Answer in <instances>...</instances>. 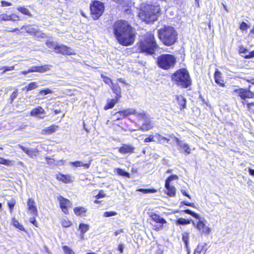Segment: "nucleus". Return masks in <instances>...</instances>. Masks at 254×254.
<instances>
[{
    "mask_svg": "<svg viewBox=\"0 0 254 254\" xmlns=\"http://www.w3.org/2000/svg\"><path fill=\"white\" fill-rule=\"evenodd\" d=\"M124 249V246L123 244H120L118 247V250L120 251L121 254L123 253V250Z\"/></svg>",
    "mask_w": 254,
    "mask_h": 254,
    "instance_id": "nucleus-61",
    "label": "nucleus"
},
{
    "mask_svg": "<svg viewBox=\"0 0 254 254\" xmlns=\"http://www.w3.org/2000/svg\"><path fill=\"white\" fill-rule=\"evenodd\" d=\"M160 11V8L159 5L142 3L140 5L138 16L142 21L149 23L157 20Z\"/></svg>",
    "mask_w": 254,
    "mask_h": 254,
    "instance_id": "nucleus-2",
    "label": "nucleus"
},
{
    "mask_svg": "<svg viewBox=\"0 0 254 254\" xmlns=\"http://www.w3.org/2000/svg\"><path fill=\"white\" fill-rule=\"evenodd\" d=\"M1 6H9L12 5V3L11 2L5 1V0H1Z\"/></svg>",
    "mask_w": 254,
    "mask_h": 254,
    "instance_id": "nucleus-53",
    "label": "nucleus"
},
{
    "mask_svg": "<svg viewBox=\"0 0 254 254\" xmlns=\"http://www.w3.org/2000/svg\"><path fill=\"white\" fill-rule=\"evenodd\" d=\"M240 28L242 30H246L248 28V25L245 22H242L240 25Z\"/></svg>",
    "mask_w": 254,
    "mask_h": 254,
    "instance_id": "nucleus-54",
    "label": "nucleus"
},
{
    "mask_svg": "<svg viewBox=\"0 0 254 254\" xmlns=\"http://www.w3.org/2000/svg\"><path fill=\"white\" fill-rule=\"evenodd\" d=\"M17 92H18V89H16L12 93V94L10 96V99L11 100V102H12L17 97Z\"/></svg>",
    "mask_w": 254,
    "mask_h": 254,
    "instance_id": "nucleus-50",
    "label": "nucleus"
},
{
    "mask_svg": "<svg viewBox=\"0 0 254 254\" xmlns=\"http://www.w3.org/2000/svg\"><path fill=\"white\" fill-rule=\"evenodd\" d=\"M154 229L156 231H160L163 229V224H159L154 225Z\"/></svg>",
    "mask_w": 254,
    "mask_h": 254,
    "instance_id": "nucleus-56",
    "label": "nucleus"
},
{
    "mask_svg": "<svg viewBox=\"0 0 254 254\" xmlns=\"http://www.w3.org/2000/svg\"><path fill=\"white\" fill-rule=\"evenodd\" d=\"M206 246V244H204L203 245H198L197 248L195 249L193 254H201V252L202 251L204 247Z\"/></svg>",
    "mask_w": 254,
    "mask_h": 254,
    "instance_id": "nucleus-42",
    "label": "nucleus"
},
{
    "mask_svg": "<svg viewBox=\"0 0 254 254\" xmlns=\"http://www.w3.org/2000/svg\"><path fill=\"white\" fill-rule=\"evenodd\" d=\"M176 63V58L171 54H163L157 59L158 66L163 69L167 70L174 67Z\"/></svg>",
    "mask_w": 254,
    "mask_h": 254,
    "instance_id": "nucleus-6",
    "label": "nucleus"
},
{
    "mask_svg": "<svg viewBox=\"0 0 254 254\" xmlns=\"http://www.w3.org/2000/svg\"><path fill=\"white\" fill-rule=\"evenodd\" d=\"M0 164L5 165H9L11 164V161L3 158L0 157Z\"/></svg>",
    "mask_w": 254,
    "mask_h": 254,
    "instance_id": "nucleus-48",
    "label": "nucleus"
},
{
    "mask_svg": "<svg viewBox=\"0 0 254 254\" xmlns=\"http://www.w3.org/2000/svg\"><path fill=\"white\" fill-rule=\"evenodd\" d=\"M150 216L152 220L157 223L161 224L167 223L166 221L164 218L156 213H152L151 214Z\"/></svg>",
    "mask_w": 254,
    "mask_h": 254,
    "instance_id": "nucleus-18",
    "label": "nucleus"
},
{
    "mask_svg": "<svg viewBox=\"0 0 254 254\" xmlns=\"http://www.w3.org/2000/svg\"><path fill=\"white\" fill-rule=\"evenodd\" d=\"M137 116L141 119H143L145 117V114L144 113H141L137 114Z\"/></svg>",
    "mask_w": 254,
    "mask_h": 254,
    "instance_id": "nucleus-64",
    "label": "nucleus"
},
{
    "mask_svg": "<svg viewBox=\"0 0 254 254\" xmlns=\"http://www.w3.org/2000/svg\"><path fill=\"white\" fill-rule=\"evenodd\" d=\"M25 29L27 33L32 35L36 34L38 32V29L35 28L31 26H26Z\"/></svg>",
    "mask_w": 254,
    "mask_h": 254,
    "instance_id": "nucleus-34",
    "label": "nucleus"
},
{
    "mask_svg": "<svg viewBox=\"0 0 254 254\" xmlns=\"http://www.w3.org/2000/svg\"><path fill=\"white\" fill-rule=\"evenodd\" d=\"M16 19H13L12 16L7 15L6 13H2L0 14V22L1 21H16Z\"/></svg>",
    "mask_w": 254,
    "mask_h": 254,
    "instance_id": "nucleus-29",
    "label": "nucleus"
},
{
    "mask_svg": "<svg viewBox=\"0 0 254 254\" xmlns=\"http://www.w3.org/2000/svg\"><path fill=\"white\" fill-rule=\"evenodd\" d=\"M33 217L30 218V222L34 224L35 226H37V222L36 221V219L34 217L35 216H33Z\"/></svg>",
    "mask_w": 254,
    "mask_h": 254,
    "instance_id": "nucleus-60",
    "label": "nucleus"
},
{
    "mask_svg": "<svg viewBox=\"0 0 254 254\" xmlns=\"http://www.w3.org/2000/svg\"><path fill=\"white\" fill-rule=\"evenodd\" d=\"M173 138L177 145H178L181 149L184 150V152L188 154L190 153L191 149L188 143L185 142L184 141L180 140L176 136H174Z\"/></svg>",
    "mask_w": 254,
    "mask_h": 254,
    "instance_id": "nucleus-13",
    "label": "nucleus"
},
{
    "mask_svg": "<svg viewBox=\"0 0 254 254\" xmlns=\"http://www.w3.org/2000/svg\"><path fill=\"white\" fill-rule=\"evenodd\" d=\"M50 70V68L47 65L38 66V72H44Z\"/></svg>",
    "mask_w": 254,
    "mask_h": 254,
    "instance_id": "nucleus-39",
    "label": "nucleus"
},
{
    "mask_svg": "<svg viewBox=\"0 0 254 254\" xmlns=\"http://www.w3.org/2000/svg\"><path fill=\"white\" fill-rule=\"evenodd\" d=\"M89 229V225L84 223H80L79 225L78 230L80 231V238L83 239L84 234L86 233Z\"/></svg>",
    "mask_w": 254,
    "mask_h": 254,
    "instance_id": "nucleus-21",
    "label": "nucleus"
},
{
    "mask_svg": "<svg viewBox=\"0 0 254 254\" xmlns=\"http://www.w3.org/2000/svg\"><path fill=\"white\" fill-rule=\"evenodd\" d=\"M178 104L181 109H185L186 107V100L182 96H177V97Z\"/></svg>",
    "mask_w": 254,
    "mask_h": 254,
    "instance_id": "nucleus-28",
    "label": "nucleus"
},
{
    "mask_svg": "<svg viewBox=\"0 0 254 254\" xmlns=\"http://www.w3.org/2000/svg\"><path fill=\"white\" fill-rule=\"evenodd\" d=\"M46 44L48 48H53L55 51V47H56L57 45H58L57 44L55 43L54 42L51 41H47L46 42Z\"/></svg>",
    "mask_w": 254,
    "mask_h": 254,
    "instance_id": "nucleus-47",
    "label": "nucleus"
},
{
    "mask_svg": "<svg viewBox=\"0 0 254 254\" xmlns=\"http://www.w3.org/2000/svg\"><path fill=\"white\" fill-rule=\"evenodd\" d=\"M155 137V135L153 136L152 135H150L148 137L146 138L144 140L145 142H149L151 141H154L155 140L154 138Z\"/></svg>",
    "mask_w": 254,
    "mask_h": 254,
    "instance_id": "nucleus-52",
    "label": "nucleus"
},
{
    "mask_svg": "<svg viewBox=\"0 0 254 254\" xmlns=\"http://www.w3.org/2000/svg\"><path fill=\"white\" fill-rule=\"evenodd\" d=\"M29 70L30 72H38V66H33Z\"/></svg>",
    "mask_w": 254,
    "mask_h": 254,
    "instance_id": "nucleus-59",
    "label": "nucleus"
},
{
    "mask_svg": "<svg viewBox=\"0 0 254 254\" xmlns=\"http://www.w3.org/2000/svg\"><path fill=\"white\" fill-rule=\"evenodd\" d=\"M1 69H5V71H11L14 69V66H4Z\"/></svg>",
    "mask_w": 254,
    "mask_h": 254,
    "instance_id": "nucleus-57",
    "label": "nucleus"
},
{
    "mask_svg": "<svg viewBox=\"0 0 254 254\" xmlns=\"http://www.w3.org/2000/svg\"><path fill=\"white\" fill-rule=\"evenodd\" d=\"M245 80H246L247 82L251 83L252 84H254V78H245Z\"/></svg>",
    "mask_w": 254,
    "mask_h": 254,
    "instance_id": "nucleus-62",
    "label": "nucleus"
},
{
    "mask_svg": "<svg viewBox=\"0 0 254 254\" xmlns=\"http://www.w3.org/2000/svg\"><path fill=\"white\" fill-rule=\"evenodd\" d=\"M57 199L59 202L60 207L63 212L65 214H67L68 208L70 207L71 205L70 201L68 199L64 198L61 195L58 196Z\"/></svg>",
    "mask_w": 254,
    "mask_h": 254,
    "instance_id": "nucleus-10",
    "label": "nucleus"
},
{
    "mask_svg": "<svg viewBox=\"0 0 254 254\" xmlns=\"http://www.w3.org/2000/svg\"><path fill=\"white\" fill-rule=\"evenodd\" d=\"M158 37L164 44L170 46L176 42L177 33L174 27L164 26L158 31Z\"/></svg>",
    "mask_w": 254,
    "mask_h": 254,
    "instance_id": "nucleus-3",
    "label": "nucleus"
},
{
    "mask_svg": "<svg viewBox=\"0 0 254 254\" xmlns=\"http://www.w3.org/2000/svg\"><path fill=\"white\" fill-rule=\"evenodd\" d=\"M116 172L120 176L130 178V174L122 169L117 168L116 169Z\"/></svg>",
    "mask_w": 254,
    "mask_h": 254,
    "instance_id": "nucleus-31",
    "label": "nucleus"
},
{
    "mask_svg": "<svg viewBox=\"0 0 254 254\" xmlns=\"http://www.w3.org/2000/svg\"><path fill=\"white\" fill-rule=\"evenodd\" d=\"M130 114H136V110L134 109H127L125 111H119L116 113L117 119H120Z\"/></svg>",
    "mask_w": 254,
    "mask_h": 254,
    "instance_id": "nucleus-14",
    "label": "nucleus"
},
{
    "mask_svg": "<svg viewBox=\"0 0 254 254\" xmlns=\"http://www.w3.org/2000/svg\"><path fill=\"white\" fill-rule=\"evenodd\" d=\"M91 162V160L89 161L88 163H83L82 162L76 161L74 162H70L69 164L73 167H84L85 168L88 169L90 167Z\"/></svg>",
    "mask_w": 254,
    "mask_h": 254,
    "instance_id": "nucleus-20",
    "label": "nucleus"
},
{
    "mask_svg": "<svg viewBox=\"0 0 254 254\" xmlns=\"http://www.w3.org/2000/svg\"><path fill=\"white\" fill-rule=\"evenodd\" d=\"M119 98H120L118 97H116L115 99H108L107 101V103L106 105L104 107V109L105 110H107L109 109L113 108L114 107L115 105L117 103H118Z\"/></svg>",
    "mask_w": 254,
    "mask_h": 254,
    "instance_id": "nucleus-22",
    "label": "nucleus"
},
{
    "mask_svg": "<svg viewBox=\"0 0 254 254\" xmlns=\"http://www.w3.org/2000/svg\"><path fill=\"white\" fill-rule=\"evenodd\" d=\"M63 249L65 254H74V252L67 246H64Z\"/></svg>",
    "mask_w": 254,
    "mask_h": 254,
    "instance_id": "nucleus-46",
    "label": "nucleus"
},
{
    "mask_svg": "<svg viewBox=\"0 0 254 254\" xmlns=\"http://www.w3.org/2000/svg\"><path fill=\"white\" fill-rule=\"evenodd\" d=\"M250 87L251 86H249L248 89H236L234 90V92L238 94L243 100H245L247 98H253L254 93L250 90Z\"/></svg>",
    "mask_w": 254,
    "mask_h": 254,
    "instance_id": "nucleus-9",
    "label": "nucleus"
},
{
    "mask_svg": "<svg viewBox=\"0 0 254 254\" xmlns=\"http://www.w3.org/2000/svg\"><path fill=\"white\" fill-rule=\"evenodd\" d=\"M12 225L16 228L19 229L20 230H24V228L23 226L19 223L18 221L16 220L15 218L12 219L11 222Z\"/></svg>",
    "mask_w": 254,
    "mask_h": 254,
    "instance_id": "nucleus-33",
    "label": "nucleus"
},
{
    "mask_svg": "<svg viewBox=\"0 0 254 254\" xmlns=\"http://www.w3.org/2000/svg\"><path fill=\"white\" fill-rule=\"evenodd\" d=\"M104 10V4L100 1H95L90 5L91 14L94 20L98 19L101 16Z\"/></svg>",
    "mask_w": 254,
    "mask_h": 254,
    "instance_id": "nucleus-8",
    "label": "nucleus"
},
{
    "mask_svg": "<svg viewBox=\"0 0 254 254\" xmlns=\"http://www.w3.org/2000/svg\"><path fill=\"white\" fill-rule=\"evenodd\" d=\"M153 127L151 122L146 120L144 124L140 127V129L142 131H147Z\"/></svg>",
    "mask_w": 254,
    "mask_h": 254,
    "instance_id": "nucleus-27",
    "label": "nucleus"
},
{
    "mask_svg": "<svg viewBox=\"0 0 254 254\" xmlns=\"http://www.w3.org/2000/svg\"><path fill=\"white\" fill-rule=\"evenodd\" d=\"M104 81L108 85H110L111 84V85H112V83H113L112 80L107 77H105L104 78Z\"/></svg>",
    "mask_w": 254,
    "mask_h": 254,
    "instance_id": "nucleus-58",
    "label": "nucleus"
},
{
    "mask_svg": "<svg viewBox=\"0 0 254 254\" xmlns=\"http://www.w3.org/2000/svg\"><path fill=\"white\" fill-rule=\"evenodd\" d=\"M55 52L63 55H71L74 54L73 50L67 46L61 44L57 45L55 47Z\"/></svg>",
    "mask_w": 254,
    "mask_h": 254,
    "instance_id": "nucleus-11",
    "label": "nucleus"
},
{
    "mask_svg": "<svg viewBox=\"0 0 254 254\" xmlns=\"http://www.w3.org/2000/svg\"><path fill=\"white\" fill-rule=\"evenodd\" d=\"M57 179L64 183H69L72 182V177L70 175H65L62 174H58L57 175Z\"/></svg>",
    "mask_w": 254,
    "mask_h": 254,
    "instance_id": "nucleus-19",
    "label": "nucleus"
},
{
    "mask_svg": "<svg viewBox=\"0 0 254 254\" xmlns=\"http://www.w3.org/2000/svg\"><path fill=\"white\" fill-rule=\"evenodd\" d=\"M59 128V126L56 125H52L50 127L43 129L41 134L44 135L51 134L56 131Z\"/></svg>",
    "mask_w": 254,
    "mask_h": 254,
    "instance_id": "nucleus-16",
    "label": "nucleus"
},
{
    "mask_svg": "<svg viewBox=\"0 0 254 254\" xmlns=\"http://www.w3.org/2000/svg\"><path fill=\"white\" fill-rule=\"evenodd\" d=\"M44 113V109L42 108L41 107H38L37 108H34L31 110L30 112V115L32 116H36Z\"/></svg>",
    "mask_w": 254,
    "mask_h": 254,
    "instance_id": "nucleus-26",
    "label": "nucleus"
},
{
    "mask_svg": "<svg viewBox=\"0 0 254 254\" xmlns=\"http://www.w3.org/2000/svg\"><path fill=\"white\" fill-rule=\"evenodd\" d=\"M137 190L144 193H153L156 192V190L151 189H140Z\"/></svg>",
    "mask_w": 254,
    "mask_h": 254,
    "instance_id": "nucleus-38",
    "label": "nucleus"
},
{
    "mask_svg": "<svg viewBox=\"0 0 254 254\" xmlns=\"http://www.w3.org/2000/svg\"><path fill=\"white\" fill-rule=\"evenodd\" d=\"M189 239V233L187 232H184V233H183L182 240L183 242L185 243L186 247H187L188 245Z\"/></svg>",
    "mask_w": 254,
    "mask_h": 254,
    "instance_id": "nucleus-40",
    "label": "nucleus"
},
{
    "mask_svg": "<svg viewBox=\"0 0 254 254\" xmlns=\"http://www.w3.org/2000/svg\"><path fill=\"white\" fill-rule=\"evenodd\" d=\"M53 93V91L50 89H43V90H41L39 92V95H47V94H51V93Z\"/></svg>",
    "mask_w": 254,
    "mask_h": 254,
    "instance_id": "nucleus-45",
    "label": "nucleus"
},
{
    "mask_svg": "<svg viewBox=\"0 0 254 254\" xmlns=\"http://www.w3.org/2000/svg\"><path fill=\"white\" fill-rule=\"evenodd\" d=\"M18 146L19 147L22 149L25 153H27L28 149L26 148L25 147L22 146V145H18Z\"/></svg>",
    "mask_w": 254,
    "mask_h": 254,
    "instance_id": "nucleus-63",
    "label": "nucleus"
},
{
    "mask_svg": "<svg viewBox=\"0 0 254 254\" xmlns=\"http://www.w3.org/2000/svg\"><path fill=\"white\" fill-rule=\"evenodd\" d=\"M178 179V176L176 175H172L169 176L165 181V184H167V185L170 184V182L173 180H176Z\"/></svg>",
    "mask_w": 254,
    "mask_h": 254,
    "instance_id": "nucleus-43",
    "label": "nucleus"
},
{
    "mask_svg": "<svg viewBox=\"0 0 254 254\" xmlns=\"http://www.w3.org/2000/svg\"><path fill=\"white\" fill-rule=\"evenodd\" d=\"M165 187L166 189V193L168 195L170 196H175L176 190L174 187L171 186L170 184L167 185V184H165Z\"/></svg>",
    "mask_w": 254,
    "mask_h": 254,
    "instance_id": "nucleus-25",
    "label": "nucleus"
},
{
    "mask_svg": "<svg viewBox=\"0 0 254 254\" xmlns=\"http://www.w3.org/2000/svg\"><path fill=\"white\" fill-rule=\"evenodd\" d=\"M7 204H8V206L9 209H10V211H11L14 206L15 201L14 200H11L10 201H8L7 202Z\"/></svg>",
    "mask_w": 254,
    "mask_h": 254,
    "instance_id": "nucleus-55",
    "label": "nucleus"
},
{
    "mask_svg": "<svg viewBox=\"0 0 254 254\" xmlns=\"http://www.w3.org/2000/svg\"><path fill=\"white\" fill-rule=\"evenodd\" d=\"M172 80L183 88H187L191 85V82L188 71L186 69L177 70L172 76Z\"/></svg>",
    "mask_w": 254,
    "mask_h": 254,
    "instance_id": "nucleus-5",
    "label": "nucleus"
},
{
    "mask_svg": "<svg viewBox=\"0 0 254 254\" xmlns=\"http://www.w3.org/2000/svg\"><path fill=\"white\" fill-rule=\"evenodd\" d=\"M138 47L140 52L145 53L147 55L153 54L157 48L154 35L151 33H147L144 40L138 44Z\"/></svg>",
    "mask_w": 254,
    "mask_h": 254,
    "instance_id": "nucleus-4",
    "label": "nucleus"
},
{
    "mask_svg": "<svg viewBox=\"0 0 254 254\" xmlns=\"http://www.w3.org/2000/svg\"><path fill=\"white\" fill-rule=\"evenodd\" d=\"M190 223V221L189 219L180 218L176 221L177 225H187Z\"/></svg>",
    "mask_w": 254,
    "mask_h": 254,
    "instance_id": "nucleus-35",
    "label": "nucleus"
},
{
    "mask_svg": "<svg viewBox=\"0 0 254 254\" xmlns=\"http://www.w3.org/2000/svg\"><path fill=\"white\" fill-rule=\"evenodd\" d=\"M27 204L28 210V213L32 216H36L37 215V209L34 200L32 198H29Z\"/></svg>",
    "mask_w": 254,
    "mask_h": 254,
    "instance_id": "nucleus-12",
    "label": "nucleus"
},
{
    "mask_svg": "<svg viewBox=\"0 0 254 254\" xmlns=\"http://www.w3.org/2000/svg\"><path fill=\"white\" fill-rule=\"evenodd\" d=\"M155 137L157 139V140L160 142H161L163 141H166V142L167 143H169V141H170V139L165 137H164L163 136H162L161 135L158 134V133H156L155 135Z\"/></svg>",
    "mask_w": 254,
    "mask_h": 254,
    "instance_id": "nucleus-37",
    "label": "nucleus"
},
{
    "mask_svg": "<svg viewBox=\"0 0 254 254\" xmlns=\"http://www.w3.org/2000/svg\"><path fill=\"white\" fill-rule=\"evenodd\" d=\"M239 52L244 54L243 56L246 59H250L254 57V50L252 52H249L245 48L240 47L239 48Z\"/></svg>",
    "mask_w": 254,
    "mask_h": 254,
    "instance_id": "nucleus-17",
    "label": "nucleus"
},
{
    "mask_svg": "<svg viewBox=\"0 0 254 254\" xmlns=\"http://www.w3.org/2000/svg\"><path fill=\"white\" fill-rule=\"evenodd\" d=\"M111 88L113 92L116 95V97L119 98L121 97V88L118 83H112Z\"/></svg>",
    "mask_w": 254,
    "mask_h": 254,
    "instance_id": "nucleus-24",
    "label": "nucleus"
},
{
    "mask_svg": "<svg viewBox=\"0 0 254 254\" xmlns=\"http://www.w3.org/2000/svg\"><path fill=\"white\" fill-rule=\"evenodd\" d=\"M117 214V213L115 211H106L104 212L103 216L106 217H108L113 216H115Z\"/></svg>",
    "mask_w": 254,
    "mask_h": 254,
    "instance_id": "nucleus-49",
    "label": "nucleus"
},
{
    "mask_svg": "<svg viewBox=\"0 0 254 254\" xmlns=\"http://www.w3.org/2000/svg\"><path fill=\"white\" fill-rule=\"evenodd\" d=\"M106 196L105 193L104 192L103 190H100L98 194L96 195V197L97 199L104 197Z\"/></svg>",
    "mask_w": 254,
    "mask_h": 254,
    "instance_id": "nucleus-51",
    "label": "nucleus"
},
{
    "mask_svg": "<svg viewBox=\"0 0 254 254\" xmlns=\"http://www.w3.org/2000/svg\"><path fill=\"white\" fill-rule=\"evenodd\" d=\"M61 223L64 227L67 228L71 226L72 223L67 217H64L61 220Z\"/></svg>",
    "mask_w": 254,
    "mask_h": 254,
    "instance_id": "nucleus-32",
    "label": "nucleus"
},
{
    "mask_svg": "<svg viewBox=\"0 0 254 254\" xmlns=\"http://www.w3.org/2000/svg\"><path fill=\"white\" fill-rule=\"evenodd\" d=\"M37 87L36 82H33L29 83L28 86L25 87V88H26V91H29L32 90Z\"/></svg>",
    "mask_w": 254,
    "mask_h": 254,
    "instance_id": "nucleus-41",
    "label": "nucleus"
},
{
    "mask_svg": "<svg viewBox=\"0 0 254 254\" xmlns=\"http://www.w3.org/2000/svg\"><path fill=\"white\" fill-rule=\"evenodd\" d=\"M135 148L131 145L129 144H124L119 148V152L121 153H132L134 152Z\"/></svg>",
    "mask_w": 254,
    "mask_h": 254,
    "instance_id": "nucleus-15",
    "label": "nucleus"
},
{
    "mask_svg": "<svg viewBox=\"0 0 254 254\" xmlns=\"http://www.w3.org/2000/svg\"><path fill=\"white\" fill-rule=\"evenodd\" d=\"M73 210L75 214L77 215H81L86 212V209L83 207H75Z\"/></svg>",
    "mask_w": 254,
    "mask_h": 254,
    "instance_id": "nucleus-36",
    "label": "nucleus"
},
{
    "mask_svg": "<svg viewBox=\"0 0 254 254\" xmlns=\"http://www.w3.org/2000/svg\"><path fill=\"white\" fill-rule=\"evenodd\" d=\"M113 31L119 43L125 46L132 45L135 40L134 30L127 22L118 20L113 25Z\"/></svg>",
    "mask_w": 254,
    "mask_h": 254,
    "instance_id": "nucleus-1",
    "label": "nucleus"
},
{
    "mask_svg": "<svg viewBox=\"0 0 254 254\" xmlns=\"http://www.w3.org/2000/svg\"><path fill=\"white\" fill-rule=\"evenodd\" d=\"M37 151L34 150L32 149H28L26 154L31 158H34L36 156V152Z\"/></svg>",
    "mask_w": 254,
    "mask_h": 254,
    "instance_id": "nucleus-44",
    "label": "nucleus"
},
{
    "mask_svg": "<svg viewBox=\"0 0 254 254\" xmlns=\"http://www.w3.org/2000/svg\"><path fill=\"white\" fill-rule=\"evenodd\" d=\"M186 213L198 219L196 224V229L201 234L208 235L210 232V228L206 226V221L203 218H201L198 214L190 210L186 209L184 211Z\"/></svg>",
    "mask_w": 254,
    "mask_h": 254,
    "instance_id": "nucleus-7",
    "label": "nucleus"
},
{
    "mask_svg": "<svg viewBox=\"0 0 254 254\" xmlns=\"http://www.w3.org/2000/svg\"><path fill=\"white\" fill-rule=\"evenodd\" d=\"M215 81L221 87H224L225 84L223 83V80L221 76V72L217 69L214 74Z\"/></svg>",
    "mask_w": 254,
    "mask_h": 254,
    "instance_id": "nucleus-23",
    "label": "nucleus"
},
{
    "mask_svg": "<svg viewBox=\"0 0 254 254\" xmlns=\"http://www.w3.org/2000/svg\"><path fill=\"white\" fill-rule=\"evenodd\" d=\"M17 9L23 14L32 16L29 10L24 6H19L17 7Z\"/></svg>",
    "mask_w": 254,
    "mask_h": 254,
    "instance_id": "nucleus-30",
    "label": "nucleus"
}]
</instances>
